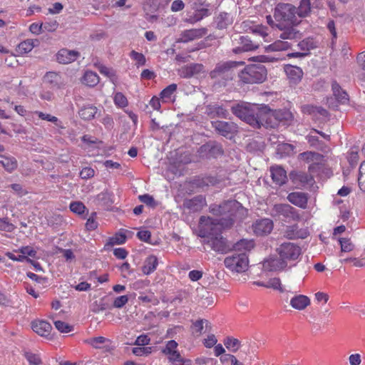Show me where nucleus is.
<instances>
[{
	"instance_id": "f257e3e1",
	"label": "nucleus",
	"mask_w": 365,
	"mask_h": 365,
	"mask_svg": "<svg viewBox=\"0 0 365 365\" xmlns=\"http://www.w3.org/2000/svg\"><path fill=\"white\" fill-rule=\"evenodd\" d=\"M211 212L222 217L220 220L205 216L200 217L197 235L204 240L214 235L216 231H220L222 228L229 227L234 222L242 220L247 215V210L236 200H229L220 205H214L211 207Z\"/></svg>"
},
{
	"instance_id": "f03ea898",
	"label": "nucleus",
	"mask_w": 365,
	"mask_h": 365,
	"mask_svg": "<svg viewBox=\"0 0 365 365\" xmlns=\"http://www.w3.org/2000/svg\"><path fill=\"white\" fill-rule=\"evenodd\" d=\"M275 257L264 260L262 268L266 271H282L294 266L302 255L301 247L293 242H284L276 248Z\"/></svg>"
},
{
	"instance_id": "7ed1b4c3",
	"label": "nucleus",
	"mask_w": 365,
	"mask_h": 365,
	"mask_svg": "<svg viewBox=\"0 0 365 365\" xmlns=\"http://www.w3.org/2000/svg\"><path fill=\"white\" fill-rule=\"evenodd\" d=\"M232 111L237 117L254 128H260L265 117L271 113L264 104L240 102L232 106Z\"/></svg>"
},
{
	"instance_id": "20e7f679",
	"label": "nucleus",
	"mask_w": 365,
	"mask_h": 365,
	"mask_svg": "<svg viewBox=\"0 0 365 365\" xmlns=\"http://www.w3.org/2000/svg\"><path fill=\"white\" fill-rule=\"evenodd\" d=\"M239 78L245 83H260L267 78V70L261 64L248 65L240 72Z\"/></svg>"
},
{
	"instance_id": "39448f33",
	"label": "nucleus",
	"mask_w": 365,
	"mask_h": 365,
	"mask_svg": "<svg viewBox=\"0 0 365 365\" xmlns=\"http://www.w3.org/2000/svg\"><path fill=\"white\" fill-rule=\"evenodd\" d=\"M277 21L287 22L288 24H297L299 22L297 14V8L289 4H278L274 13Z\"/></svg>"
},
{
	"instance_id": "423d86ee",
	"label": "nucleus",
	"mask_w": 365,
	"mask_h": 365,
	"mask_svg": "<svg viewBox=\"0 0 365 365\" xmlns=\"http://www.w3.org/2000/svg\"><path fill=\"white\" fill-rule=\"evenodd\" d=\"M277 21L287 22L288 24H297L299 22L297 14V8L289 4H278L274 13Z\"/></svg>"
},
{
	"instance_id": "0eeeda50",
	"label": "nucleus",
	"mask_w": 365,
	"mask_h": 365,
	"mask_svg": "<svg viewBox=\"0 0 365 365\" xmlns=\"http://www.w3.org/2000/svg\"><path fill=\"white\" fill-rule=\"evenodd\" d=\"M225 266L232 272L242 273L247 270L249 260L245 253L227 257L224 260Z\"/></svg>"
},
{
	"instance_id": "6e6552de",
	"label": "nucleus",
	"mask_w": 365,
	"mask_h": 365,
	"mask_svg": "<svg viewBox=\"0 0 365 365\" xmlns=\"http://www.w3.org/2000/svg\"><path fill=\"white\" fill-rule=\"evenodd\" d=\"M269 111L271 113L267 115L264 118L265 120L262 123L261 126H270L273 127L277 122H282L288 120L292 118V114L288 111L282 110H272L269 108Z\"/></svg>"
},
{
	"instance_id": "1a4fd4ad",
	"label": "nucleus",
	"mask_w": 365,
	"mask_h": 365,
	"mask_svg": "<svg viewBox=\"0 0 365 365\" xmlns=\"http://www.w3.org/2000/svg\"><path fill=\"white\" fill-rule=\"evenodd\" d=\"M203 242L218 252H225L228 250L225 240L221 236V230L216 231L214 235L204 240Z\"/></svg>"
},
{
	"instance_id": "9d476101",
	"label": "nucleus",
	"mask_w": 365,
	"mask_h": 365,
	"mask_svg": "<svg viewBox=\"0 0 365 365\" xmlns=\"http://www.w3.org/2000/svg\"><path fill=\"white\" fill-rule=\"evenodd\" d=\"M204 73V66L201 63H191L184 66L178 70V75L185 78L199 77Z\"/></svg>"
},
{
	"instance_id": "9b49d317",
	"label": "nucleus",
	"mask_w": 365,
	"mask_h": 365,
	"mask_svg": "<svg viewBox=\"0 0 365 365\" xmlns=\"http://www.w3.org/2000/svg\"><path fill=\"white\" fill-rule=\"evenodd\" d=\"M273 229V222L268 218L255 221L252 225L253 232L256 235L263 236L269 234Z\"/></svg>"
},
{
	"instance_id": "f8f14e48",
	"label": "nucleus",
	"mask_w": 365,
	"mask_h": 365,
	"mask_svg": "<svg viewBox=\"0 0 365 365\" xmlns=\"http://www.w3.org/2000/svg\"><path fill=\"white\" fill-rule=\"evenodd\" d=\"M289 178L297 187L312 185L314 181L313 178L310 175L302 172L293 171L289 174Z\"/></svg>"
},
{
	"instance_id": "ddd939ff",
	"label": "nucleus",
	"mask_w": 365,
	"mask_h": 365,
	"mask_svg": "<svg viewBox=\"0 0 365 365\" xmlns=\"http://www.w3.org/2000/svg\"><path fill=\"white\" fill-rule=\"evenodd\" d=\"M212 125L217 132L226 138H231L236 131L235 125L231 123L217 120L212 122Z\"/></svg>"
},
{
	"instance_id": "4468645a",
	"label": "nucleus",
	"mask_w": 365,
	"mask_h": 365,
	"mask_svg": "<svg viewBox=\"0 0 365 365\" xmlns=\"http://www.w3.org/2000/svg\"><path fill=\"white\" fill-rule=\"evenodd\" d=\"M178 346V344L175 341L170 340L166 343L165 347L163 351L168 356L169 361L174 364H177L184 359L177 349Z\"/></svg>"
},
{
	"instance_id": "2eb2a0df",
	"label": "nucleus",
	"mask_w": 365,
	"mask_h": 365,
	"mask_svg": "<svg viewBox=\"0 0 365 365\" xmlns=\"http://www.w3.org/2000/svg\"><path fill=\"white\" fill-rule=\"evenodd\" d=\"M273 212L276 214L282 215L285 217L297 220L299 219V215L296 209L292 207L288 204H277L273 207Z\"/></svg>"
},
{
	"instance_id": "dca6fc26",
	"label": "nucleus",
	"mask_w": 365,
	"mask_h": 365,
	"mask_svg": "<svg viewBox=\"0 0 365 365\" xmlns=\"http://www.w3.org/2000/svg\"><path fill=\"white\" fill-rule=\"evenodd\" d=\"M207 34V30L202 29H192L184 31L180 37L178 39V42L187 43L195 39L203 37Z\"/></svg>"
},
{
	"instance_id": "f3484780",
	"label": "nucleus",
	"mask_w": 365,
	"mask_h": 365,
	"mask_svg": "<svg viewBox=\"0 0 365 365\" xmlns=\"http://www.w3.org/2000/svg\"><path fill=\"white\" fill-rule=\"evenodd\" d=\"M298 46L302 51V52H294L292 53H289L288 56L289 57H303L308 54L311 49L314 48L317 45L316 42L310 38H307L300 41L298 43Z\"/></svg>"
},
{
	"instance_id": "a211bd4d",
	"label": "nucleus",
	"mask_w": 365,
	"mask_h": 365,
	"mask_svg": "<svg viewBox=\"0 0 365 365\" xmlns=\"http://www.w3.org/2000/svg\"><path fill=\"white\" fill-rule=\"evenodd\" d=\"M79 53L67 48L61 49L56 54V59L60 63L68 64L79 57Z\"/></svg>"
},
{
	"instance_id": "6ab92c4d",
	"label": "nucleus",
	"mask_w": 365,
	"mask_h": 365,
	"mask_svg": "<svg viewBox=\"0 0 365 365\" xmlns=\"http://www.w3.org/2000/svg\"><path fill=\"white\" fill-rule=\"evenodd\" d=\"M287 200L292 204L300 208L305 209L307 205L308 196L304 192H294L288 195Z\"/></svg>"
},
{
	"instance_id": "aec40b11",
	"label": "nucleus",
	"mask_w": 365,
	"mask_h": 365,
	"mask_svg": "<svg viewBox=\"0 0 365 365\" xmlns=\"http://www.w3.org/2000/svg\"><path fill=\"white\" fill-rule=\"evenodd\" d=\"M284 71L291 83H299L303 76V71L298 66L287 65L284 67Z\"/></svg>"
},
{
	"instance_id": "412c9836",
	"label": "nucleus",
	"mask_w": 365,
	"mask_h": 365,
	"mask_svg": "<svg viewBox=\"0 0 365 365\" xmlns=\"http://www.w3.org/2000/svg\"><path fill=\"white\" fill-rule=\"evenodd\" d=\"M311 304L310 299L305 295L298 294L290 299V306L297 310L302 311L304 310Z\"/></svg>"
},
{
	"instance_id": "4be33fe9",
	"label": "nucleus",
	"mask_w": 365,
	"mask_h": 365,
	"mask_svg": "<svg viewBox=\"0 0 365 365\" xmlns=\"http://www.w3.org/2000/svg\"><path fill=\"white\" fill-rule=\"evenodd\" d=\"M31 328L34 332L41 336H47L49 335L52 327L44 320H36L32 322Z\"/></svg>"
},
{
	"instance_id": "5701e85b",
	"label": "nucleus",
	"mask_w": 365,
	"mask_h": 365,
	"mask_svg": "<svg viewBox=\"0 0 365 365\" xmlns=\"http://www.w3.org/2000/svg\"><path fill=\"white\" fill-rule=\"evenodd\" d=\"M271 176L274 182L282 185L287 180V173L280 166H273L270 168Z\"/></svg>"
},
{
	"instance_id": "b1692460",
	"label": "nucleus",
	"mask_w": 365,
	"mask_h": 365,
	"mask_svg": "<svg viewBox=\"0 0 365 365\" xmlns=\"http://www.w3.org/2000/svg\"><path fill=\"white\" fill-rule=\"evenodd\" d=\"M98 112L97 107L92 105H86L83 106L78 111L80 117L85 120L93 119Z\"/></svg>"
},
{
	"instance_id": "393cba45",
	"label": "nucleus",
	"mask_w": 365,
	"mask_h": 365,
	"mask_svg": "<svg viewBox=\"0 0 365 365\" xmlns=\"http://www.w3.org/2000/svg\"><path fill=\"white\" fill-rule=\"evenodd\" d=\"M299 160L312 163L313 164H319L322 161L323 156L315 152H304L299 155Z\"/></svg>"
},
{
	"instance_id": "a878e982",
	"label": "nucleus",
	"mask_w": 365,
	"mask_h": 365,
	"mask_svg": "<svg viewBox=\"0 0 365 365\" xmlns=\"http://www.w3.org/2000/svg\"><path fill=\"white\" fill-rule=\"evenodd\" d=\"M210 11L207 9L201 8L197 9L192 14H188V17L185 19V21L190 24H195L202 20L204 17L210 15Z\"/></svg>"
},
{
	"instance_id": "bb28decb",
	"label": "nucleus",
	"mask_w": 365,
	"mask_h": 365,
	"mask_svg": "<svg viewBox=\"0 0 365 365\" xmlns=\"http://www.w3.org/2000/svg\"><path fill=\"white\" fill-rule=\"evenodd\" d=\"M95 66L102 75L109 78L110 81L115 84L118 81L115 71H114L113 68L106 67L101 63H95Z\"/></svg>"
},
{
	"instance_id": "cd10ccee",
	"label": "nucleus",
	"mask_w": 365,
	"mask_h": 365,
	"mask_svg": "<svg viewBox=\"0 0 365 365\" xmlns=\"http://www.w3.org/2000/svg\"><path fill=\"white\" fill-rule=\"evenodd\" d=\"M158 259L154 255H150L148 257L144 262V265L143 267V272L145 274H150L153 272L158 266Z\"/></svg>"
},
{
	"instance_id": "c85d7f7f",
	"label": "nucleus",
	"mask_w": 365,
	"mask_h": 365,
	"mask_svg": "<svg viewBox=\"0 0 365 365\" xmlns=\"http://www.w3.org/2000/svg\"><path fill=\"white\" fill-rule=\"evenodd\" d=\"M0 164L9 173L14 171L17 168L16 160L11 156L0 155Z\"/></svg>"
},
{
	"instance_id": "c756f323",
	"label": "nucleus",
	"mask_w": 365,
	"mask_h": 365,
	"mask_svg": "<svg viewBox=\"0 0 365 365\" xmlns=\"http://www.w3.org/2000/svg\"><path fill=\"white\" fill-rule=\"evenodd\" d=\"M229 75H230V70L227 63L217 65L216 68L210 72L212 78L228 76Z\"/></svg>"
},
{
	"instance_id": "7c9ffc66",
	"label": "nucleus",
	"mask_w": 365,
	"mask_h": 365,
	"mask_svg": "<svg viewBox=\"0 0 365 365\" xmlns=\"http://www.w3.org/2000/svg\"><path fill=\"white\" fill-rule=\"evenodd\" d=\"M36 42H37L36 40L26 39L18 45L16 51L21 55L27 53L34 48Z\"/></svg>"
},
{
	"instance_id": "2f4dec72",
	"label": "nucleus",
	"mask_w": 365,
	"mask_h": 365,
	"mask_svg": "<svg viewBox=\"0 0 365 365\" xmlns=\"http://www.w3.org/2000/svg\"><path fill=\"white\" fill-rule=\"evenodd\" d=\"M83 83L88 86H95L99 83V77L96 73L87 71L83 75Z\"/></svg>"
},
{
	"instance_id": "473e14b6",
	"label": "nucleus",
	"mask_w": 365,
	"mask_h": 365,
	"mask_svg": "<svg viewBox=\"0 0 365 365\" xmlns=\"http://www.w3.org/2000/svg\"><path fill=\"white\" fill-rule=\"evenodd\" d=\"M177 90V85L172 83L164 88L160 93V99L163 102L172 101V96Z\"/></svg>"
},
{
	"instance_id": "72a5a7b5",
	"label": "nucleus",
	"mask_w": 365,
	"mask_h": 365,
	"mask_svg": "<svg viewBox=\"0 0 365 365\" xmlns=\"http://www.w3.org/2000/svg\"><path fill=\"white\" fill-rule=\"evenodd\" d=\"M302 110L304 113L309 115H317V114H319L323 117L327 115V111L325 109L321 107H316L311 105H305L302 106Z\"/></svg>"
},
{
	"instance_id": "f704fd0d",
	"label": "nucleus",
	"mask_w": 365,
	"mask_h": 365,
	"mask_svg": "<svg viewBox=\"0 0 365 365\" xmlns=\"http://www.w3.org/2000/svg\"><path fill=\"white\" fill-rule=\"evenodd\" d=\"M332 91L336 98L342 103L348 101L347 93L343 91L336 82L332 83Z\"/></svg>"
},
{
	"instance_id": "c9c22d12",
	"label": "nucleus",
	"mask_w": 365,
	"mask_h": 365,
	"mask_svg": "<svg viewBox=\"0 0 365 365\" xmlns=\"http://www.w3.org/2000/svg\"><path fill=\"white\" fill-rule=\"evenodd\" d=\"M223 343L225 347L232 352L237 351L241 346L240 341L232 336L226 337Z\"/></svg>"
},
{
	"instance_id": "e433bc0d",
	"label": "nucleus",
	"mask_w": 365,
	"mask_h": 365,
	"mask_svg": "<svg viewBox=\"0 0 365 365\" xmlns=\"http://www.w3.org/2000/svg\"><path fill=\"white\" fill-rule=\"evenodd\" d=\"M87 342L96 349H103L108 346L110 341L103 336H97L88 339Z\"/></svg>"
},
{
	"instance_id": "4c0bfd02",
	"label": "nucleus",
	"mask_w": 365,
	"mask_h": 365,
	"mask_svg": "<svg viewBox=\"0 0 365 365\" xmlns=\"http://www.w3.org/2000/svg\"><path fill=\"white\" fill-rule=\"evenodd\" d=\"M15 252H18L21 254V255L25 256V260L28 262L33 263V261L30 259L29 257L35 258L36 257V250L30 246L22 247L18 250H15Z\"/></svg>"
},
{
	"instance_id": "58836bf2",
	"label": "nucleus",
	"mask_w": 365,
	"mask_h": 365,
	"mask_svg": "<svg viewBox=\"0 0 365 365\" xmlns=\"http://www.w3.org/2000/svg\"><path fill=\"white\" fill-rule=\"evenodd\" d=\"M187 205L194 211L200 210L205 205V199L202 196L195 197L187 202Z\"/></svg>"
},
{
	"instance_id": "ea45409f",
	"label": "nucleus",
	"mask_w": 365,
	"mask_h": 365,
	"mask_svg": "<svg viewBox=\"0 0 365 365\" xmlns=\"http://www.w3.org/2000/svg\"><path fill=\"white\" fill-rule=\"evenodd\" d=\"M253 240L243 239L238 241L234 246V249L240 252L250 251L254 247Z\"/></svg>"
},
{
	"instance_id": "a19ab883",
	"label": "nucleus",
	"mask_w": 365,
	"mask_h": 365,
	"mask_svg": "<svg viewBox=\"0 0 365 365\" xmlns=\"http://www.w3.org/2000/svg\"><path fill=\"white\" fill-rule=\"evenodd\" d=\"M338 242L341 247V253L350 252L354 250L355 246L349 238L341 237L338 239Z\"/></svg>"
},
{
	"instance_id": "79ce46f5",
	"label": "nucleus",
	"mask_w": 365,
	"mask_h": 365,
	"mask_svg": "<svg viewBox=\"0 0 365 365\" xmlns=\"http://www.w3.org/2000/svg\"><path fill=\"white\" fill-rule=\"evenodd\" d=\"M113 102L115 106L123 108L128 106V101L125 96L121 92L113 93Z\"/></svg>"
},
{
	"instance_id": "37998d69",
	"label": "nucleus",
	"mask_w": 365,
	"mask_h": 365,
	"mask_svg": "<svg viewBox=\"0 0 365 365\" xmlns=\"http://www.w3.org/2000/svg\"><path fill=\"white\" fill-rule=\"evenodd\" d=\"M284 235L289 239L304 238V235L298 230L297 225L288 226L284 231Z\"/></svg>"
},
{
	"instance_id": "c03bdc74",
	"label": "nucleus",
	"mask_w": 365,
	"mask_h": 365,
	"mask_svg": "<svg viewBox=\"0 0 365 365\" xmlns=\"http://www.w3.org/2000/svg\"><path fill=\"white\" fill-rule=\"evenodd\" d=\"M310 11L309 0H302L298 8H297V14L298 18L306 16Z\"/></svg>"
},
{
	"instance_id": "a18cd8bd",
	"label": "nucleus",
	"mask_w": 365,
	"mask_h": 365,
	"mask_svg": "<svg viewBox=\"0 0 365 365\" xmlns=\"http://www.w3.org/2000/svg\"><path fill=\"white\" fill-rule=\"evenodd\" d=\"M252 33L261 36L264 41H269L268 29L262 25H254L250 27Z\"/></svg>"
},
{
	"instance_id": "49530a36",
	"label": "nucleus",
	"mask_w": 365,
	"mask_h": 365,
	"mask_svg": "<svg viewBox=\"0 0 365 365\" xmlns=\"http://www.w3.org/2000/svg\"><path fill=\"white\" fill-rule=\"evenodd\" d=\"M232 23V16L227 13H222L217 17V26L220 29L226 28Z\"/></svg>"
},
{
	"instance_id": "de8ad7c7",
	"label": "nucleus",
	"mask_w": 365,
	"mask_h": 365,
	"mask_svg": "<svg viewBox=\"0 0 365 365\" xmlns=\"http://www.w3.org/2000/svg\"><path fill=\"white\" fill-rule=\"evenodd\" d=\"M60 78V76L58 73L50 71L47 72L43 76V81L47 83L56 86L58 84Z\"/></svg>"
},
{
	"instance_id": "09e8293b",
	"label": "nucleus",
	"mask_w": 365,
	"mask_h": 365,
	"mask_svg": "<svg viewBox=\"0 0 365 365\" xmlns=\"http://www.w3.org/2000/svg\"><path fill=\"white\" fill-rule=\"evenodd\" d=\"M299 36V31L293 26L286 28L280 34V37L283 39H292L297 38Z\"/></svg>"
},
{
	"instance_id": "8fccbe9b",
	"label": "nucleus",
	"mask_w": 365,
	"mask_h": 365,
	"mask_svg": "<svg viewBox=\"0 0 365 365\" xmlns=\"http://www.w3.org/2000/svg\"><path fill=\"white\" fill-rule=\"evenodd\" d=\"M289 48V43L287 41H277L267 47V50L272 51H284Z\"/></svg>"
},
{
	"instance_id": "3c124183",
	"label": "nucleus",
	"mask_w": 365,
	"mask_h": 365,
	"mask_svg": "<svg viewBox=\"0 0 365 365\" xmlns=\"http://www.w3.org/2000/svg\"><path fill=\"white\" fill-rule=\"evenodd\" d=\"M130 58L135 62V66L138 68L145 65L146 60L143 53L132 51L130 53Z\"/></svg>"
},
{
	"instance_id": "603ef678",
	"label": "nucleus",
	"mask_w": 365,
	"mask_h": 365,
	"mask_svg": "<svg viewBox=\"0 0 365 365\" xmlns=\"http://www.w3.org/2000/svg\"><path fill=\"white\" fill-rule=\"evenodd\" d=\"M358 182L359 188L362 191H365V160L359 166Z\"/></svg>"
},
{
	"instance_id": "864d4df0",
	"label": "nucleus",
	"mask_w": 365,
	"mask_h": 365,
	"mask_svg": "<svg viewBox=\"0 0 365 365\" xmlns=\"http://www.w3.org/2000/svg\"><path fill=\"white\" fill-rule=\"evenodd\" d=\"M35 114L37 115L39 117V118L53 123L56 125L62 128V126L61 125V122L56 117L53 116L48 113H44L41 111H36Z\"/></svg>"
},
{
	"instance_id": "5fc2aeb1",
	"label": "nucleus",
	"mask_w": 365,
	"mask_h": 365,
	"mask_svg": "<svg viewBox=\"0 0 365 365\" xmlns=\"http://www.w3.org/2000/svg\"><path fill=\"white\" fill-rule=\"evenodd\" d=\"M266 288H272L275 290H278L280 292H283L284 291L281 280L279 278L274 277L270 279L266 284Z\"/></svg>"
},
{
	"instance_id": "6e6d98bb",
	"label": "nucleus",
	"mask_w": 365,
	"mask_h": 365,
	"mask_svg": "<svg viewBox=\"0 0 365 365\" xmlns=\"http://www.w3.org/2000/svg\"><path fill=\"white\" fill-rule=\"evenodd\" d=\"M24 356L28 361L29 365H40L41 364V359L36 354L25 351Z\"/></svg>"
},
{
	"instance_id": "4d7b16f0",
	"label": "nucleus",
	"mask_w": 365,
	"mask_h": 365,
	"mask_svg": "<svg viewBox=\"0 0 365 365\" xmlns=\"http://www.w3.org/2000/svg\"><path fill=\"white\" fill-rule=\"evenodd\" d=\"M70 210L76 214L81 215L85 212L86 207L84 204L79 201H75L70 204Z\"/></svg>"
},
{
	"instance_id": "13d9d810",
	"label": "nucleus",
	"mask_w": 365,
	"mask_h": 365,
	"mask_svg": "<svg viewBox=\"0 0 365 365\" xmlns=\"http://www.w3.org/2000/svg\"><path fill=\"white\" fill-rule=\"evenodd\" d=\"M241 43H242V50L243 51H252L258 48V45L253 43L247 37H240Z\"/></svg>"
},
{
	"instance_id": "bf43d9fd",
	"label": "nucleus",
	"mask_w": 365,
	"mask_h": 365,
	"mask_svg": "<svg viewBox=\"0 0 365 365\" xmlns=\"http://www.w3.org/2000/svg\"><path fill=\"white\" fill-rule=\"evenodd\" d=\"M358 151L359 148L354 147L348 153L347 159L351 167H354L357 164L359 160Z\"/></svg>"
},
{
	"instance_id": "052dcab7",
	"label": "nucleus",
	"mask_w": 365,
	"mask_h": 365,
	"mask_svg": "<svg viewBox=\"0 0 365 365\" xmlns=\"http://www.w3.org/2000/svg\"><path fill=\"white\" fill-rule=\"evenodd\" d=\"M54 325L56 328L61 333H68L73 331V327L63 321H55Z\"/></svg>"
},
{
	"instance_id": "680f3d73",
	"label": "nucleus",
	"mask_w": 365,
	"mask_h": 365,
	"mask_svg": "<svg viewBox=\"0 0 365 365\" xmlns=\"http://www.w3.org/2000/svg\"><path fill=\"white\" fill-rule=\"evenodd\" d=\"M204 324H206V325L208 324V322L207 320H197L192 324V331L197 336H200L204 328Z\"/></svg>"
},
{
	"instance_id": "e2e57ef3",
	"label": "nucleus",
	"mask_w": 365,
	"mask_h": 365,
	"mask_svg": "<svg viewBox=\"0 0 365 365\" xmlns=\"http://www.w3.org/2000/svg\"><path fill=\"white\" fill-rule=\"evenodd\" d=\"M128 302V297L126 295H122L115 298L113 301V307L115 308H122Z\"/></svg>"
},
{
	"instance_id": "0e129e2a",
	"label": "nucleus",
	"mask_w": 365,
	"mask_h": 365,
	"mask_svg": "<svg viewBox=\"0 0 365 365\" xmlns=\"http://www.w3.org/2000/svg\"><path fill=\"white\" fill-rule=\"evenodd\" d=\"M349 365H361L362 357L359 353L351 354L348 357Z\"/></svg>"
},
{
	"instance_id": "69168bd1",
	"label": "nucleus",
	"mask_w": 365,
	"mask_h": 365,
	"mask_svg": "<svg viewBox=\"0 0 365 365\" xmlns=\"http://www.w3.org/2000/svg\"><path fill=\"white\" fill-rule=\"evenodd\" d=\"M14 229V225L9 223L6 218H0V230L11 232Z\"/></svg>"
},
{
	"instance_id": "338daca9",
	"label": "nucleus",
	"mask_w": 365,
	"mask_h": 365,
	"mask_svg": "<svg viewBox=\"0 0 365 365\" xmlns=\"http://www.w3.org/2000/svg\"><path fill=\"white\" fill-rule=\"evenodd\" d=\"M278 150L289 155L294 153V147L290 144L283 143L278 145Z\"/></svg>"
},
{
	"instance_id": "774afa93",
	"label": "nucleus",
	"mask_w": 365,
	"mask_h": 365,
	"mask_svg": "<svg viewBox=\"0 0 365 365\" xmlns=\"http://www.w3.org/2000/svg\"><path fill=\"white\" fill-rule=\"evenodd\" d=\"M95 171L91 168H84L80 172V176L82 179H89L94 176Z\"/></svg>"
}]
</instances>
